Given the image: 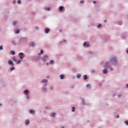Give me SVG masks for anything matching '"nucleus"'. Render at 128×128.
Masks as SVG:
<instances>
[{"label":"nucleus","instance_id":"473e14b6","mask_svg":"<svg viewBox=\"0 0 128 128\" xmlns=\"http://www.w3.org/2000/svg\"><path fill=\"white\" fill-rule=\"evenodd\" d=\"M80 4H84V0H82V1H80Z\"/></svg>","mask_w":128,"mask_h":128},{"label":"nucleus","instance_id":"393cba45","mask_svg":"<svg viewBox=\"0 0 128 128\" xmlns=\"http://www.w3.org/2000/svg\"><path fill=\"white\" fill-rule=\"evenodd\" d=\"M19 56H24V53L23 52H20L19 54Z\"/></svg>","mask_w":128,"mask_h":128},{"label":"nucleus","instance_id":"4be33fe9","mask_svg":"<svg viewBox=\"0 0 128 128\" xmlns=\"http://www.w3.org/2000/svg\"><path fill=\"white\" fill-rule=\"evenodd\" d=\"M75 110H76V108L74 107H72V112H74Z\"/></svg>","mask_w":128,"mask_h":128},{"label":"nucleus","instance_id":"2eb2a0df","mask_svg":"<svg viewBox=\"0 0 128 128\" xmlns=\"http://www.w3.org/2000/svg\"><path fill=\"white\" fill-rule=\"evenodd\" d=\"M48 82V80L46 79H44L42 81V82Z\"/></svg>","mask_w":128,"mask_h":128},{"label":"nucleus","instance_id":"6ab92c4d","mask_svg":"<svg viewBox=\"0 0 128 128\" xmlns=\"http://www.w3.org/2000/svg\"><path fill=\"white\" fill-rule=\"evenodd\" d=\"M15 32H16V34H20V30H16V31Z\"/></svg>","mask_w":128,"mask_h":128},{"label":"nucleus","instance_id":"3c124183","mask_svg":"<svg viewBox=\"0 0 128 128\" xmlns=\"http://www.w3.org/2000/svg\"><path fill=\"white\" fill-rule=\"evenodd\" d=\"M62 128H64V127H62Z\"/></svg>","mask_w":128,"mask_h":128},{"label":"nucleus","instance_id":"1a4fd4ad","mask_svg":"<svg viewBox=\"0 0 128 128\" xmlns=\"http://www.w3.org/2000/svg\"><path fill=\"white\" fill-rule=\"evenodd\" d=\"M11 54H12V56H14V54H16V52H14V51L12 50L10 52Z\"/></svg>","mask_w":128,"mask_h":128},{"label":"nucleus","instance_id":"f3484780","mask_svg":"<svg viewBox=\"0 0 128 128\" xmlns=\"http://www.w3.org/2000/svg\"><path fill=\"white\" fill-rule=\"evenodd\" d=\"M17 2L18 4H22V1H20V0H18Z\"/></svg>","mask_w":128,"mask_h":128},{"label":"nucleus","instance_id":"72a5a7b5","mask_svg":"<svg viewBox=\"0 0 128 128\" xmlns=\"http://www.w3.org/2000/svg\"><path fill=\"white\" fill-rule=\"evenodd\" d=\"M20 60H22V56H20Z\"/></svg>","mask_w":128,"mask_h":128},{"label":"nucleus","instance_id":"423d86ee","mask_svg":"<svg viewBox=\"0 0 128 128\" xmlns=\"http://www.w3.org/2000/svg\"><path fill=\"white\" fill-rule=\"evenodd\" d=\"M60 80H64V75L61 74L60 76Z\"/></svg>","mask_w":128,"mask_h":128},{"label":"nucleus","instance_id":"39448f33","mask_svg":"<svg viewBox=\"0 0 128 128\" xmlns=\"http://www.w3.org/2000/svg\"><path fill=\"white\" fill-rule=\"evenodd\" d=\"M102 72L104 74H108V70L104 69L103 70H102Z\"/></svg>","mask_w":128,"mask_h":128},{"label":"nucleus","instance_id":"dca6fc26","mask_svg":"<svg viewBox=\"0 0 128 128\" xmlns=\"http://www.w3.org/2000/svg\"><path fill=\"white\" fill-rule=\"evenodd\" d=\"M84 80H88V76L86 75L84 76Z\"/></svg>","mask_w":128,"mask_h":128},{"label":"nucleus","instance_id":"7ed1b4c3","mask_svg":"<svg viewBox=\"0 0 128 128\" xmlns=\"http://www.w3.org/2000/svg\"><path fill=\"white\" fill-rule=\"evenodd\" d=\"M84 46H87L88 47L90 46V44H86V42H84V44H83Z\"/></svg>","mask_w":128,"mask_h":128},{"label":"nucleus","instance_id":"4468645a","mask_svg":"<svg viewBox=\"0 0 128 128\" xmlns=\"http://www.w3.org/2000/svg\"><path fill=\"white\" fill-rule=\"evenodd\" d=\"M80 78V74H76V78Z\"/></svg>","mask_w":128,"mask_h":128},{"label":"nucleus","instance_id":"9b49d317","mask_svg":"<svg viewBox=\"0 0 128 128\" xmlns=\"http://www.w3.org/2000/svg\"><path fill=\"white\" fill-rule=\"evenodd\" d=\"M24 92L25 94L28 96V90H26L24 91Z\"/></svg>","mask_w":128,"mask_h":128},{"label":"nucleus","instance_id":"f704fd0d","mask_svg":"<svg viewBox=\"0 0 128 128\" xmlns=\"http://www.w3.org/2000/svg\"><path fill=\"white\" fill-rule=\"evenodd\" d=\"M121 96L120 94L118 95V98H120Z\"/></svg>","mask_w":128,"mask_h":128},{"label":"nucleus","instance_id":"37998d69","mask_svg":"<svg viewBox=\"0 0 128 128\" xmlns=\"http://www.w3.org/2000/svg\"><path fill=\"white\" fill-rule=\"evenodd\" d=\"M126 52H127V54H128V50H126Z\"/></svg>","mask_w":128,"mask_h":128},{"label":"nucleus","instance_id":"c03bdc74","mask_svg":"<svg viewBox=\"0 0 128 128\" xmlns=\"http://www.w3.org/2000/svg\"><path fill=\"white\" fill-rule=\"evenodd\" d=\"M45 58H48V56H45Z\"/></svg>","mask_w":128,"mask_h":128},{"label":"nucleus","instance_id":"c756f323","mask_svg":"<svg viewBox=\"0 0 128 128\" xmlns=\"http://www.w3.org/2000/svg\"><path fill=\"white\" fill-rule=\"evenodd\" d=\"M3 50L2 46H0V50Z\"/></svg>","mask_w":128,"mask_h":128},{"label":"nucleus","instance_id":"a18cd8bd","mask_svg":"<svg viewBox=\"0 0 128 128\" xmlns=\"http://www.w3.org/2000/svg\"><path fill=\"white\" fill-rule=\"evenodd\" d=\"M92 72H94V70H92Z\"/></svg>","mask_w":128,"mask_h":128},{"label":"nucleus","instance_id":"a211bd4d","mask_svg":"<svg viewBox=\"0 0 128 128\" xmlns=\"http://www.w3.org/2000/svg\"><path fill=\"white\" fill-rule=\"evenodd\" d=\"M54 60H50V63L51 64H54Z\"/></svg>","mask_w":128,"mask_h":128},{"label":"nucleus","instance_id":"f257e3e1","mask_svg":"<svg viewBox=\"0 0 128 128\" xmlns=\"http://www.w3.org/2000/svg\"><path fill=\"white\" fill-rule=\"evenodd\" d=\"M8 64H10V66H14V62H12V60H8Z\"/></svg>","mask_w":128,"mask_h":128},{"label":"nucleus","instance_id":"4c0bfd02","mask_svg":"<svg viewBox=\"0 0 128 128\" xmlns=\"http://www.w3.org/2000/svg\"><path fill=\"white\" fill-rule=\"evenodd\" d=\"M114 69L112 68H110V70H113Z\"/></svg>","mask_w":128,"mask_h":128},{"label":"nucleus","instance_id":"f8f14e48","mask_svg":"<svg viewBox=\"0 0 128 128\" xmlns=\"http://www.w3.org/2000/svg\"><path fill=\"white\" fill-rule=\"evenodd\" d=\"M28 124H30V120H26V126H28Z\"/></svg>","mask_w":128,"mask_h":128},{"label":"nucleus","instance_id":"c85d7f7f","mask_svg":"<svg viewBox=\"0 0 128 128\" xmlns=\"http://www.w3.org/2000/svg\"><path fill=\"white\" fill-rule=\"evenodd\" d=\"M46 10H50V8H46Z\"/></svg>","mask_w":128,"mask_h":128},{"label":"nucleus","instance_id":"9d476101","mask_svg":"<svg viewBox=\"0 0 128 128\" xmlns=\"http://www.w3.org/2000/svg\"><path fill=\"white\" fill-rule=\"evenodd\" d=\"M30 114H34V110H30Z\"/></svg>","mask_w":128,"mask_h":128},{"label":"nucleus","instance_id":"aec40b11","mask_svg":"<svg viewBox=\"0 0 128 128\" xmlns=\"http://www.w3.org/2000/svg\"><path fill=\"white\" fill-rule=\"evenodd\" d=\"M86 88H90V84H87L86 86Z\"/></svg>","mask_w":128,"mask_h":128},{"label":"nucleus","instance_id":"ddd939ff","mask_svg":"<svg viewBox=\"0 0 128 128\" xmlns=\"http://www.w3.org/2000/svg\"><path fill=\"white\" fill-rule=\"evenodd\" d=\"M51 116H52V118H54V116H56V113H52V114H51Z\"/></svg>","mask_w":128,"mask_h":128},{"label":"nucleus","instance_id":"a19ab883","mask_svg":"<svg viewBox=\"0 0 128 128\" xmlns=\"http://www.w3.org/2000/svg\"><path fill=\"white\" fill-rule=\"evenodd\" d=\"M126 88H128V84H127L126 85Z\"/></svg>","mask_w":128,"mask_h":128},{"label":"nucleus","instance_id":"8fccbe9b","mask_svg":"<svg viewBox=\"0 0 128 128\" xmlns=\"http://www.w3.org/2000/svg\"><path fill=\"white\" fill-rule=\"evenodd\" d=\"M47 64H48V63H47Z\"/></svg>","mask_w":128,"mask_h":128},{"label":"nucleus","instance_id":"603ef678","mask_svg":"<svg viewBox=\"0 0 128 128\" xmlns=\"http://www.w3.org/2000/svg\"><path fill=\"white\" fill-rule=\"evenodd\" d=\"M64 42H66V40H64Z\"/></svg>","mask_w":128,"mask_h":128},{"label":"nucleus","instance_id":"b1692460","mask_svg":"<svg viewBox=\"0 0 128 128\" xmlns=\"http://www.w3.org/2000/svg\"><path fill=\"white\" fill-rule=\"evenodd\" d=\"M16 22L14 21V22H13V25H14V26H16Z\"/></svg>","mask_w":128,"mask_h":128},{"label":"nucleus","instance_id":"49530a36","mask_svg":"<svg viewBox=\"0 0 128 128\" xmlns=\"http://www.w3.org/2000/svg\"><path fill=\"white\" fill-rule=\"evenodd\" d=\"M14 4H16V1H14Z\"/></svg>","mask_w":128,"mask_h":128},{"label":"nucleus","instance_id":"09e8293b","mask_svg":"<svg viewBox=\"0 0 128 128\" xmlns=\"http://www.w3.org/2000/svg\"><path fill=\"white\" fill-rule=\"evenodd\" d=\"M60 32H62V30H60Z\"/></svg>","mask_w":128,"mask_h":128},{"label":"nucleus","instance_id":"bb28decb","mask_svg":"<svg viewBox=\"0 0 128 128\" xmlns=\"http://www.w3.org/2000/svg\"><path fill=\"white\" fill-rule=\"evenodd\" d=\"M100 26H102V24H99L98 26V28H100Z\"/></svg>","mask_w":128,"mask_h":128},{"label":"nucleus","instance_id":"79ce46f5","mask_svg":"<svg viewBox=\"0 0 128 128\" xmlns=\"http://www.w3.org/2000/svg\"><path fill=\"white\" fill-rule=\"evenodd\" d=\"M50 90H52V87H50Z\"/></svg>","mask_w":128,"mask_h":128},{"label":"nucleus","instance_id":"f03ea898","mask_svg":"<svg viewBox=\"0 0 128 128\" xmlns=\"http://www.w3.org/2000/svg\"><path fill=\"white\" fill-rule=\"evenodd\" d=\"M111 62H118V60L116 59V58L114 57L112 58Z\"/></svg>","mask_w":128,"mask_h":128},{"label":"nucleus","instance_id":"20e7f679","mask_svg":"<svg viewBox=\"0 0 128 128\" xmlns=\"http://www.w3.org/2000/svg\"><path fill=\"white\" fill-rule=\"evenodd\" d=\"M49 32H50V29L48 28H46L45 29L46 34H48Z\"/></svg>","mask_w":128,"mask_h":128},{"label":"nucleus","instance_id":"5701e85b","mask_svg":"<svg viewBox=\"0 0 128 128\" xmlns=\"http://www.w3.org/2000/svg\"><path fill=\"white\" fill-rule=\"evenodd\" d=\"M17 64H20V60H18L17 62H16Z\"/></svg>","mask_w":128,"mask_h":128},{"label":"nucleus","instance_id":"cd10ccee","mask_svg":"<svg viewBox=\"0 0 128 128\" xmlns=\"http://www.w3.org/2000/svg\"><path fill=\"white\" fill-rule=\"evenodd\" d=\"M124 122H125L126 124L128 125V120L125 121Z\"/></svg>","mask_w":128,"mask_h":128},{"label":"nucleus","instance_id":"7c9ffc66","mask_svg":"<svg viewBox=\"0 0 128 128\" xmlns=\"http://www.w3.org/2000/svg\"><path fill=\"white\" fill-rule=\"evenodd\" d=\"M40 54H44V51L42 50H40Z\"/></svg>","mask_w":128,"mask_h":128},{"label":"nucleus","instance_id":"412c9836","mask_svg":"<svg viewBox=\"0 0 128 128\" xmlns=\"http://www.w3.org/2000/svg\"><path fill=\"white\" fill-rule=\"evenodd\" d=\"M34 46H36V44H34V42H32V46L34 47Z\"/></svg>","mask_w":128,"mask_h":128},{"label":"nucleus","instance_id":"e433bc0d","mask_svg":"<svg viewBox=\"0 0 128 128\" xmlns=\"http://www.w3.org/2000/svg\"><path fill=\"white\" fill-rule=\"evenodd\" d=\"M36 30H38V26H36Z\"/></svg>","mask_w":128,"mask_h":128},{"label":"nucleus","instance_id":"ea45409f","mask_svg":"<svg viewBox=\"0 0 128 128\" xmlns=\"http://www.w3.org/2000/svg\"><path fill=\"white\" fill-rule=\"evenodd\" d=\"M104 22H106V20H104Z\"/></svg>","mask_w":128,"mask_h":128},{"label":"nucleus","instance_id":"c9c22d12","mask_svg":"<svg viewBox=\"0 0 128 128\" xmlns=\"http://www.w3.org/2000/svg\"><path fill=\"white\" fill-rule=\"evenodd\" d=\"M120 118V116L119 115H118L117 116V118Z\"/></svg>","mask_w":128,"mask_h":128},{"label":"nucleus","instance_id":"de8ad7c7","mask_svg":"<svg viewBox=\"0 0 128 128\" xmlns=\"http://www.w3.org/2000/svg\"><path fill=\"white\" fill-rule=\"evenodd\" d=\"M0 106H2V104H0Z\"/></svg>","mask_w":128,"mask_h":128},{"label":"nucleus","instance_id":"a878e982","mask_svg":"<svg viewBox=\"0 0 128 128\" xmlns=\"http://www.w3.org/2000/svg\"><path fill=\"white\" fill-rule=\"evenodd\" d=\"M14 70V67H12V68H10V70Z\"/></svg>","mask_w":128,"mask_h":128},{"label":"nucleus","instance_id":"2f4dec72","mask_svg":"<svg viewBox=\"0 0 128 128\" xmlns=\"http://www.w3.org/2000/svg\"><path fill=\"white\" fill-rule=\"evenodd\" d=\"M26 98H28V100H29L30 99V96H26Z\"/></svg>","mask_w":128,"mask_h":128},{"label":"nucleus","instance_id":"58836bf2","mask_svg":"<svg viewBox=\"0 0 128 128\" xmlns=\"http://www.w3.org/2000/svg\"><path fill=\"white\" fill-rule=\"evenodd\" d=\"M93 4H96V1H94Z\"/></svg>","mask_w":128,"mask_h":128},{"label":"nucleus","instance_id":"6e6552de","mask_svg":"<svg viewBox=\"0 0 128 128\" xmlns=\"http://www.w3.org/2000/svg\"><path fill=\"white\" fill-rule=\"evenodd\" d=\"M59 10H60V12H62V10H64V6H60Z\"/></svg>","mask_w":128,"mask_h":128},{"label":"nucleus","instance_id":"0eeeda50","mask_svg":"<svg viewBox=\"0 0 128 128\" xmlns=\"http://www.w3.org/2000/svg\"><path fill=\"white\" fill-rule=\"evenodd\" d=\"M109 64H110L109 62H106V65L104 66V68H108V66H110Z\"/></svg>","mask_w":128,"mask_h":128}]
</instances>
